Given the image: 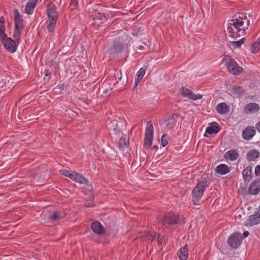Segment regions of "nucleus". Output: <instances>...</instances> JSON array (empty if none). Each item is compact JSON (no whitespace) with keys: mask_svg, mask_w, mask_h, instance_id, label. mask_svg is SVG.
<instances>
[{"mask_svg":"<svg viewBox=\"0 0 260 260\" xmlns=\"http://www.w3.org/2000/svg\"><path fill=\"white\" fill-rule=\"evenodd\" d=\"M129 42V41L127 37L125 40H123V41L121 40L114 41L113 46L110 49V54H117L122 52L126 48Z\"/></svg>","mask_w":260,"mask_h":260,"instance_id":"8","label":"nucleus"},{"mask_svg":"<svg viewBox=\"0 0 260 260\" xmlns=\"http://www.w3.org/2000/svg\"><path fill=\"white\" fill-rule=\"evenodd\" d=\"M5 18L4 16L0 17V41L4 47L9 52L13 53L16 51L17 46L16 42L19 43V41H15L11 38L8 37L5 33Z\"/></svg>","mask_w":260,"mask_h":260,"instance_id":"2","label":"nucleus"},{"mask_svg":"<svg viewBox=\"0 0 260 260\" xmlns=\"http://www.w3.org/2000/svg\"><path fill=\"white\" fill-rule=\"evenodd\" d=\"M46 28L49 30V24L46 25Z\"/></svg>","mask_w":260,"mask_h":260,"instance_id":"47","label":"nucleus"},{"mask_svg":"<svg viewBox=\"0 0 260 260\" xmlns=\"http://www.w3.org/2000/svg\"><path fill=\"white\" fill-rule=\"evenodd\" d=\"M181 217L179 215H175L173 213L166 214L161 221L162 224L167 228H170L175 225L180 224Z\"/></svg>","mask_w":260,"mask_h":260,"instance_id":"5","label":"nucleus"},{"mask_svg":"<svg viewBox=\"0 0 260 260\" xmlns=\"http://www.w3.org/2000/svg\"><path fill=\"white\" fill-rule=\"evenodd\" d=\"M245 39L244 38H242L239 41H233L231 42L232 43V45L233 47L236 48L238 47H240L242 44L244 43Z\"/></svg>","mask_w":260,"mask_h":260,"instance_id":"31","label":"nucleus"},{"mask_svg":"<svg viewBox=\"0 0 260 260\" xmlns=\"http://www.w3.org/2000/svg\"><path fill=\"white\" fill-rule=\"evenodd\" d=\"M257 130L260 133V121L256 124Z\"/></svg>","mask_w":260,"mask_h":260,"instance_id":"40","label":"nucleus"},{"mask_svg":"<svg viewBox=\"0 0 260 260\" xmlns=\"http://www.w3.org/2000/svg\"><path fill=\"white\" fill-rule=\"evenodd\" d=\"M259 151L256 149H252L248 151L246 154V159L249 161H252L255 160L259 157Z\"/></svg>","mask_w":260,"mask_h":260,"instance_id":"20","label":"nucleus"},{"mask_svg":"<svg viewBox=\"0 0 260 260\" xmlns=\"http://www.w3.org/2000/svg\"><path fill=\"white\" fill-rule=\"evenodd\" d=\"M153 126L151 121H148L147 123L144 145L146 149H148L152 145L153 138Z\"/></svg>","mask_w":260,"mask_h":260,"instance_id":"7","label":"nucleus"},{"mask_svg":"<svg viewBox=\"0 0 260 260\" xmlns=\"http://www.w3.org/2000/svg\"><path fill=\"white\" fill-rule=\"evenodd\" d=\"M248 191L252 195L257 194L260 191V178L255 179L251 182Z\"/></svg>","mask_w":260,"mask_h":260,"instance_id":"13","label":"nucleus"},{"mask_svg":"<svg viewBox=\"0 0 260 260\" xmlns=\"http://www.w3.org/2000/svg\"><path fill=\"white\" fill-rule=\"evenodd\" d=\"M254 173L256 176H260V165L257 166L255 167Z\"/></svg>","mask_w":260,"mask_h":260,"instance_id":"37","label":"nucleus"},{"mask_svg":"<svg viewBox=\"0 0 260 260\" xmlns=\"http://www.w3.org/2000/svg\"><path fill=\"white\" fill-rule=\"evenodd\" d=\"M250 25V20L245 14L240 13L234 16V18L230 20L228 27V32L232 38L243 36L246 34V30Z\"/></svg>","mask_w":260,"mask_h":260,"instance_id":"1","label":"nucleus"},{"mask_svg":"<svg viewBox=\"0 0 260 260\" xmlns=\"http://www.w3.org/2000/svg\"><path fill=\"white\" fill-rule=\"evenodd\" d=\"M251 49L253 53L257 52L260 50V38L253 44Z\"/></svg>","mask_w":260,"mask_h":260,"instance_id":"29","label":"nucleus"},{"mask_svg":"<svg viewBox=\"0 0 260 260\" xmlns=\"http://www.w3.org/2000/svg\"><path fill=\"white\" fill-rule=\"evenodd\" d=\"M38 1L39 0H30L26 5L25 12L28 15L32 14Z\"/></svg>","mask_w":260,"mask_h":260,"instance_id":"18","label":"nucleus"},{"mask_svg":"<svg viewBox=\"0 0 260 260\" xmlns=\"http://www.w3.org/2000/svg\"><path fill=\"white\" fill-rule=\"evenodd\" d=\"M143 48H144V47H143V46H140L139 47V48H140V49H141V50L143 49Z\"/></svg>","mask_w":260,"mask_h":260,"instance_id":"46","label":"nucleus"},{"mask_svg":"<svg viewBox=\"0 0 260 260\" xmlns=\"http://www.w3.org/2000/svg\"><path fill=\"white\" fill-rule=\"evenodd\" d=\"M147 237L149 240L151 242H153L156 238L157 239V234L156 233H154L153 234H148L147 235Z\"/></svg>","mask_w":260,"mask_h":260,"instance_id":"35","label":"nucleus"},{"mask_svg":"<svg viewBox=\"0 0 260 260\" xmlns=\"http://www.w3.org/2000/svg\"><path fill=\"white\" fill-rule=\"evenodd\" d=\"M249 235V233L248 231H245L243 234V237L246 238L248 237Z\"/></svg>","mask_w":260,"mask_h":260,"instance_id":"39","label":"nucleus"},{"mask_svg":"<svg viewBox=\"0 0 260 260\" xmlns=\"http://www.w3.org/2000/svg\"><path fill=\"white\" fill-rule=\"evenodd\" d=\"M60 172L61 174L63 175L66 177L70 178L73 181H75V177L77 175V172L67 169H63L60 170Z\"/></svg>","mask_w":260,"mask_h":260,"instance_id":"25","label":"nucleus"},{"mask_svg":"<svg viewBox=\"0 0 260 260\" xmlns=\"http://www.w3.org/2000/svg\"><path fill=\"white\" fill-rule=\"evenodd\" d=\"M209 185V182L207 178H204L202 181H200L196 186L192 190V201L194 205L202 197L204 192Z\"/></svg>","mask_w":260,"mask_h":260,"instance_id":"3","label":"nucleus"},{"mask_svg":"<svg viewBox=\"0 0 260 260\" xmlns=\"http://www.w3.org/2000/svg\"><path fill=\"white\" fill-rule=\"evenodd\" d=\"M45 73L46 76H48L49 75V73L47 70H45Z\"/></svg>","mask_w":260,"mask_h":260,"instance_id":"44","label":"nucleus"},{"mask_svg":"<svg viewBox=\"0 0 260 260\" xmlns=\"http://www.w3.org/2000/svg\"><path fill=\"white\" fill-rule=\"evenodd\" d=\"M259 110V105L255 103L247 104L243 109L244 113L247 114L256 113L258 112Z\"/></svg>","mask_w":260,"mask_h":260,"instance_id":"16","label":"nucleus"},{"mask_svg":"<svg viewBox=\"0 0 260 260\" xmlns=\"http://www.w3.org/2000/svg\"><path fill=\"white\" fill-rule=\"evenodd\" d=\"M216 110L219 114H224L229 112L230 107L225 103H221L217 105Z\"/></svg>","mask_w":260,"mask_h":260,"instance_id":"19","label":"nucleus"},{"mask_svg":"<svg viewBox=\"0 0 260 260\" xmlns=\"http://www.w3.org/2000/svg\"><path fill=\"white\" fill-rule=\"evenodd\" d=\"M178 254L180 260H186L188 257V246L185 245L184 247L181 248Z\"/></svg>","mask_w":260,"mask_h":260,"instance_id":"23","label":"nucleus"},{"mask_svg":"<svg viewBox=\"0 0 260 260\" xmlns=\"http://www.w3.org/2000/svg\"><path fill=\"white\" fill-rule=\"evenodd\" d=\"M239 157V153L236 150H230L227 151L224 154V157L226 159L230 160H235Z\"/></svg>","mask_w":260,"mask_h":260,"instance_id":"21","label":"nucleus"},{"mask_svg":"<svg viewBox=\"0 0 260 260\" xmlns=\"http://www.w3.org/2000/svg\"><path fill=\"white\" fill-rule=\"evenodd\" d=\"M259 223H260V214L257 212L249 216L245 221L244 225L246 226H251Z\"/></svg>","mask_w":260,"mask_h":260,"instance_id":"11","label":"nucleus"},{"mask_svg":"<svg viewBox=\"0 0 260 260\" xmlns=\"http://www.w3.org/2000/svg\"><path fill=\"white\" fill-rule=\"evenodd\" d=\"M85 206L87 207H93L94 205L92 203H89L88 205H85Z\"/></svg>","mask_w":260,"mask_h":260,"instance_id":"43","label":"nucleus"},{"mask_svg":"<svg viewBox=\"0 0 260 260\" xmlns=\"http://www.w3.org/2000/svg\"><path fill=\"white\" fill-rule=\"evenodd\" d=\"M74 181L83 184H87L88 183V180L78 173H77Z\"/></svg>","mask_w":260,"mask_h":260,"instance_id":"26","label":"nucleus"},{"mask_svg":"<svg viewBox=\"0 0 260 260\" xmlns=\"http://www.w3.org/2000/svg\"><path fill=\"white\" fill-rule=\"evenodd\" d=\"M63 217V216H61L59 212L55 211L53 212L51 215L50 216V220L56 221L60 220L61 218Z\"/></svg>","mask_w":260,"mask_h":260,"instance_id":"30","label":"nucleus"},{"mask_svg":"<svg viewBox=\"0 0 260 260\" xmlns=\"http://www.w3.org/2000/svg\"><path fill=\"white\" fill-rule=\"evenodd\" d=\"M91 229L95 234L98 235H102L105 233L104 226L98 221H95L91 223Z\"/></svg>","mask_w":260,"mask_h":260,"instance_id":"15","label":"nucleus"},{"mask_svg":"<svg viewBox=\"0 0 260 260\" xmlns=\"http://www.w3.org/2000/svg\"><path fill=\"white\" fill-rule=\"evenodd\" d=\"M234 92L238 94H242L243 92V88L240 86H235L233 87Z\"/></svg>","mask_w":260,"mask_h":260,"instance_id":"34","label":"nucleus"},{"mask_svg":"<svg viewBox=\"0 0 260 260\" xmlns=\"http://www.w3.org/2000/svg\"><path fill=\"white\" fill-rule=\"evenodd\" d=\"M15 28L14 30L13 38L16 41H19L21 31L24 28L23 20L19 13L17 9L14 10Z\"/></svg>","mask_w":260,"mask_h":260,"instance_id":"4","label":"nucleus"},{"mask_svg":"<svg viewBox=\"0 0 260 260\" xmlns=\"http://www.w3.org/2000/svg\"><path fill=\"white\" fill-rule=\"evenodd\" d=\"M153 149H158V147L156 146H154L152 148Z\"/></svg>","mask_w":260,"mask_h":260,"instance_id":"45","label":"nucleus"},{"mask_svg":"<svg viewBox=\"0 0 260 260\" xmlns=\"http://www.w3.org/2000/svg\"><path fill=\"white\" fill-rule=\"evenodd\" d=\"M128 141L126 140L125 138L121 137L119 141V146L120 147H126L128 146Z\"/></svg>","mask_w":260,"mask_h":260,"instance_id":"32","label":"nucleus"},{"mask_svg":"<svg viewBox=\"0 0 260 260\" xmlns=\"http://www.w3.org/2000/svg\"><path fill=\"white\" fill-rule=\"evenodd\" d=\"M50 32L55 28L57 20L58 18V12L54 5L50 3Z\"/></svg>","mask_w":260,"mask_h":260,"instance_id":"10","label":"nucleus"},{"mask_svg":"<svg viewBox=\"0 0 260 260\" xmlns=\"http://www.w3.org/2000/svg\"><path fill=\"white\" fill-rule=\"evenodd\" d=\"M165 240V237L164 236L158 235L157 237V242L158 244H162L163 241Z\"/></svg>","mask_w":260,"mask_h":260,"instance_id":"36","label":"nucleus"},{"mask_svg":"<svg viewBox=\"0 0 260 260\" xmlns=\"http://www.w3.org/2000/svg\"><path fill=\"white\" fill-rule=\"evenodd\" d=\"M252 173V167L248 166L242 172V176L244 180L245 181L247 178L251 176Z\"/></svg>","mask_w":260,"mask_h":260,"instance_id":"27","label":"nucleus"},{"mask_svg":"<svg viewBox=\"0 0 260 260\" xmlns=\"http://www.w3.org/2000/svg\"><path fill=\"white\" fill-rule=\"evenodd\" d=\"M217 173L220 175H224L230 172L229 166L225 164H220L217 166L215 169Z\"/></svg>","mask_w":260,"mask_h":260,"instance_id":"22","label":"nucleus"},{"mask_svg":"<svg viewBox=\"0 0 260 260\" xmlns=\"http://www.w3.org/2000/svg\"><path fill=\"white\" fill-rule=\"evenodd\" d=\"M181 93L183 96L187 97L190 100H197L202 98V95L194 94L190 90L184 87L181 89Z\"/></svg>","mask_w":260,"mask_h":260,"instance_id":"12","label":"nucleus"},{"mask_svg":"<svg viewBox=\"0 0 260 260\" xmlns=\"http://www.w3.org/2000/svg\"><path fill=\"white\" fill-rule=\"evenodd\" d=\"M256 130L253 126H247L242 133V137L245 140H251L255 135Z\"/></svg>","mask_w":260,"mask_h":260,"instance_id":"14","label":"nucleus"},{"mask_svg":"<svg viewBox=\"0 0 260 260\" xmlns=\"http://www.w3.org/2000/svg\"><path fill=\"white\" fill-rule=\"evenodd\" d=\"M178 115L176 114L173 113L172 115L171 119H175Z\"/></svg>","mask_w":260,"mask_h":260,"instance_id":"42","label":"nucleus"},{"mask_svg":"<svg viewBox=\"0 0 260 260\" xmlns=\"http://www.w3.org/2000/svg\"><path fill=\"white\" fill-rule=\"evenodd\" d=\"M243 238L241 234L235 232L229 236L228 243L231 247L237 248L240 246Z\"/></svg>","mask_w":260,"mask_h":260,"instance_id":"9","label":"nucleus"},{"mask_svg":"<svg viewBox=\"0 0 260 260\" xmlns=\"http://www.w3.org/2000/svg\"><path fill=\"white\" fill-rule=\"evenodd\" d=\"M97 17L99 18L100 20H103L104 18H105V16L103 13H98L97 15H96Z\"/></svg>","mask_w":260,"mask_h":260,"instance_id":"38","label":"nucleus"},{"mask_svg":"<svg viewBox=\"0 0 260 260\" xmlns=\"http://www.w3.org/2000/svg\"><path fill=\"white\" fill-rule=\"evenodd\" d=\"M169 137L166 134H164L162 137L161 140V146L162 147H165L168 145L169 143Z\"/></svg>","mask_w":260,"mask_h":260,"instance_id":"33","label":"nucleus"},{"mask_svg":"<svg viewBox=\"0 0 260 260\" xmlns=\"http://www.w3.org/2000/svg\"><path fill=\"white\" fill-rule=\"evenodd\" d=\"M77 8L78 1L77 0H71L69 10L71 12V15L73 16H76L78 14V10Z\"/></svg>","mask_w":260,"mask_h":260,"instance_id":"24","label":"nucleus"},{"mask_svg":"<svg viewBox=\"0 0 260 260\" xmlns=\"http://www.w3.org/2000/svg\"><path fill=\"white\" fill-rule=\"evenodd\" d=\"M145 73V71L143 68H141L137 73V79L135 82V86L136 87L143 79Z\"/></svg>","mask_w":260,"mask_h":260,"instance_id":"28","label":"nucleus"},{"mask_svg":"<svg viewBox=\"0 0 260 260\" xmlns=\"http://www.w3.org/2000/svg\"><path fill=\"white\" fill-rule=\"evenodd\" d=\"M220 128L218 124L216 122H213L211 126H208L206 129V133L204 134V137H208L206 133L212 135L213 134L218 133Z\"/></svg>","mask_w":260,"mask_h":260,"instance_id":"17","label":"nucleus"},{"mask_svg":"<svg viewBox=\"0 0 260 260\" xmlns=\"http://www.w3.org/2000/svg\"><path fill=\"white\" fill-rule=\"evenodd\" d=\"M223 60L225 62V65L231 74L238 75L242 72V68L239 67L238 63L230 56H226Z\"/></svg>","mask_w":260,"mask_h":260,"instance_id":"6","label":"nucleus"},{"mask_svg":"<svg viewBox=\"0 0 260 260\" xmlns=\"http://www.w3.org/2000/svg\"><path fill=\"white\" fill-rule=\"evenodd\" d=\"M44 59V57L42 56V61H43Z\"/></svg>","mask_w":260,"mask_h":260,"instance_id":"48","label":"nucleus"},{"mask_svg":"<svg viewBox=\"0 0 260 260\" xmlns=\"http://www.w3.org/2000/svg\"><path fill=\"white\" fill-rule=\"evenodd\" d=\"M46 14L47 15L48 17H49V3L47 5V8H46Z\"/></svg>","mask_w":260,"mask_h":260,"instance_id":"41","label":"nucleus"}]
</instances>
